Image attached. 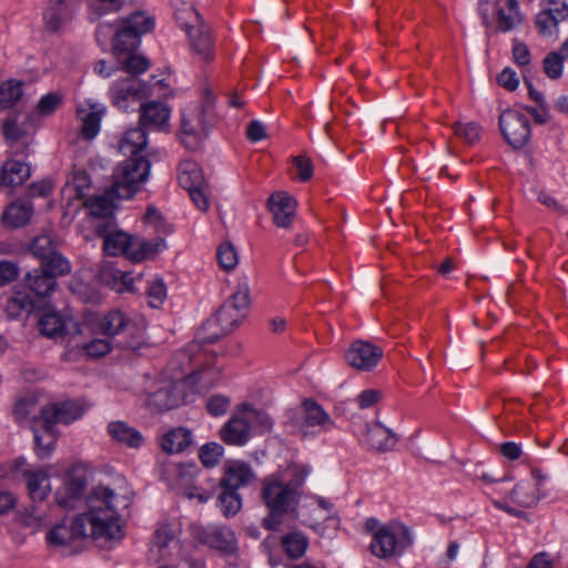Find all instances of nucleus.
I'll return each instance as SVG.
<instances>
[{"instance_id": "16", "label": "nucleus", "mask_w": 568, "mask_h": 568, "mask_svg": "<svg viewBox=\"0 0 568 568\" xmlns=\"http://www.w3.org/2000/svg\"><path fill=\"white\" fill-rule=\"evenodd\" d=\"M255 478V473L247 463L233 460L224 466V473L219 486L221 489L239 491L240 488L253 483Z\"/></svg>"}, {"instance_id": "63", "label": "nucleus", "mask_w": 568, "mask_h": 568, "mask_svg": "<svg viewBox=\"0 0 568 568\" xmlns=\"http://www.w3.org/2000/svg\"><path fill=\"white\" fill-rule=\"evenodd\" d=\"M498 84L506 90L514 91L519 84L516 72L510 68H505L497 78Z\"/></svg>"}, {"instance_id": "45", "label": "nucleus", "mask_w": 568, "mask_h": 568, "mask_svg": "<svg viewBox=\"0 0 568 568\" xmlns=\"http://www.w3.org/2000/svg\"><path fill=\"white\" fill-rule=\"evenodd\" d=\"M307 547V539L303 534L293 532L283 538V548L291 558H300Z\"/></svg>"}, {"instance_id": "29", "label": "nucleus", "mask_w": 568, "mask_h": 568, "mask_svg": "<svg viewBox=\"0 0 568 568\" xmlns=\"http://www.w3.org/2000/svg\"><path fill=\"white\" fill-rule=\"evenodd\" d=\"M27 488L32 501H43L51 491L50 477L44 470L26 474Z\"/></svg>"}, {"instance_id": "39", "label": "nucleus", "mask_w": 568, "mask_h": 568, "mask_svg": "<svg viewBox=\"0 0 568 568\" xmlns=\"http://www.w3.org/2000/svg\"><path fill=\"white\" fill-rule=\"evenodd\" d=\"M538 488L530 481L517 484L510 493V498L521 507H532L539 500Z\"/></svg>"}, {"instance_id": "47", "label": "nucleus", "mask_w": 568, "mask_h": 568, "mask_svg": "<svg viewBox=\"0 0 568 568\" xmlns=\"http://www.w3.org/2000/svg\"><path fill=\"white\" fill-rule=\"evenodd\" d=\"M455 134L465 140L466 143L473 144L479 140L480 126L475 122L462 123L456 122L453 124Z\"/></svg>"}, {"instance_id": "22", "label": "nucleus", "mask_w": 568, "mask_h": 568, "mask_svg": "<svg viewBox=\"0 0 568 568\" xmlns=\"http://www.w3.org/2000/svg\"><path fill=\"white\" fill-rule=\"evenodd\" d=\"M366 443L371 449L384 453L392 450L396 443V435L379 422L366 426Z\"/></svg>"}, {"instance_id": "3", "label": "nucleus", "mask_w": 568, "mask_h": 568, "mask_svg": "<svg viewBox=\"0 0 568 568\" xmlns=\"http://www.w3.org/2000/svg\"><path fill=\"white\" fill-rule=\"evenodd\" d=\"M250 308V288L246 282L237 284L231 297L207 320L202 329L209 332L203 339L209 343L216 342L221 336L231 333L247 316Z\"/></svg>"}, {"instance_id": "50", "label": "nucleus", "mask_w": 568, "mask_h": 568, "mask_svg": "<svg viewBox=\"0 0 568 568\" xmlns=\"http://www.w3.org/2000/svg\"><path fill=\"white\" fill-rule=\"evenodd\" d=\"M101 114L98 111H90L82 118L81 133L84 139H93L100 131Z\"/></svg>"}, {"instance_id": "41", "label": "nucleus", "mask_w": 568, "mask_h": 568, "mask_svg": "<svg viewBox=\"0 0 568 568\" xmlns=\"http://www.w3.org/2000/svg\"><path fill=\"white\" fill-rule=\"evenodd\" d=\"M217 507L225 517L235 516L242 508V498L239 491L221 489L217 496Z\"/></svg>"}, {"instance_id": "37", "label": "nucleus", "mask_w": 568, "mask_h": 568, "mask_svg": "<svg viewBox=\"0 0 568 568\" xmlns=\"http://www.w3.org/2000/svg\"><path fill=\"white\" fill-rule=\"evenodd\" d=\"M191 444V433L185 428H176L169 432L162 439V449L169 454L184 450Z\"/></svg>"}, {"instance_id": "26", "label": "nucleus", "mask_w": 568, "mask_h": 568, "mask_svg": "<svg viewBox=\"0 0 568 568\" xmlns=\"http://www.w3.org/2000/svg\"><path fill=\"white\" fill-rule=\"evenodd\" d=\"M98 275L101 282L116 291L130 290L133 281L129 273L115 268L111 262L101 263Z\"/></svg>"}, {"instance_id": "14", "label": "nucleus", "mask_w": 568, "mask_h": 568, "mask_svg": "<svg viewBox=\"0 0 568 568\" xmlns=\"http://www.w3.org/2000/svg\"><path fill=\"white\" fill-rule=\"evenodd\" d=\"M79 0H50L43 20L51 32H57L72 21Z\"/></svg>"}, {"instance_id": "19", "label": "nucleus", "mask_w": 568, "mask_h": 568, "mask_svg": "<svg viewBox=\"0 0 568 568\" xmlns=\"http://www.w3.org/2000/svg\"><path fill=\"white\" fill-rule=\"evenodd\" d=\"M143 94L144 87L142 82L132 77L115 81L111 88L113 104L120 110H126L130 99H138Z\"/></svg>"}, {"instance_id": "10", "label": "nucleus", "mask_w": 568, "mask_h": 568, "mask_svg": "<svg viewBox=\"0 0 568 568\" xmlns=\"http://www.w3.org/2000/svg\"><path fill=\"white\" fill-rule=\"evenodd\" d=\"M171 116V109L168 104L160 101H149L142 103L140 106V126L129 129L124 134L132 130H141L145 136V143H148L146 139V129L154 130H164L169 125ZM125 135H123L124 138ZM146 148V144L141 146L138 151L136 156H143L145 160L146 156L142 154L143 150Z\"/></svg>"}, {"instance_id": "31", "label": "nucleus", "mask_w": 568, "mask_h": 568, "mask_svg": "<svg viewBox=\"0 0 568 568\" xmlns=\"http://www.w3.org/2000/svg\"><path fill=\"white\" fill-rule=\"evenodd\" d=\"M166 247L165 240L161 236L153 240H145L142 237H134L133 251L131 253V261L140 262L145 258L154 257L158 253Z\"/></svg>"}, {"instance_id": "46", "label": "nucleus", "mask_w": 568, "mask_h": 568, "mask_svg": "<svg viewBox=\"0 0 568 568\" xmlns=\"http://www.w3.org/2000/svg\"><path fill=\"white\" fill-rule=\"evenodd\" d=\"M91 181L84 171H77L67 182V189L74 193L78 199L85 196V191L90 187Z\"/></svg>"}, {"instance_id": "17", "label": "nucleus", "mask_w": 568, "mask_h": 568, "mask_svg": "<svg viewBox=\"0 0 568 568\" xmlns=\"http://www.w3.org/2000/svg\"><path fill=\"white\" fill-rule=\"evenodd\" d=\"M274 223L280 227H288L295 216L297 203L285 192L273 193L267 202Z\"/></svg>"}, {"instance_id": "57", "label": "nucleus", "mask_w": 568, "mask_h": 568, "mask_svg": "<svg viewBox=\"0 0 568 568\" xmlns=\"http://www.w3.org/2000/svg\"><path fill=\"white\" fill-rule=\"evenodd\" d=\"M84 349L89 356L100 357L111 349V342L109 338H95L87 344Z\"/></svg>"}, {"instance_id": "59", "label": "nucleus", "mask_w": 568, "mask_h": 568, "mask_svg": "<svg viewBox=\"0 0 568 568\" xmlns=\"http://www.w3.org/2000/svg\"><path fill=\"white\" fill-rule=\"evenodd\" d=\"M230 406V399L223 395H214L206 403V408L211 415L220 416L226 413Z\"/></svg>"}, {"instance_id": "5", "label": "nucleus", "mask_w": 568, "mask_h": 568, "mask_svg": "<svg viewBox=\"0 0 568 568\" xmlns=\"http://www.w3.org/2000/svg\"><path fill=\"white\" fill-rule=\"evenodd\" d=\"M179 27L186 33L191 54L200 62L214 59V43L203 17L191 4L184 3L175 11Z\"/></svg>"}, {"instance_id": "32", "label": "nucleus", "mask_w": 568, "mask_h": 568, "mask_svg": "<svg viewBox=\"0 0 568 568\" xmlns=\"http://www.w3.org/2000/svg\"><path fill=\"white\" fill-rule=\"evenodd\" d=\"M303 407L305 426H321L324 430L335 426L329 415L316 402L306 399Z\"/></svg>"}, {"instance_id": "43", "label": "nucleus", "mask_w": 568, "mask_h": 568, "mask_svg": "<svg viewBox=\"0 0 568 568\" xmlns=\"http://www.w3.org/2000/svg\"><path fill=\"white\" fill-rule=\"evenodd\" d=\"M40 268L47 274L57 280L58 276H63L70 273L71 266L67 258H64L58 251L50 255L48 258L41 261Z\"/></svg>"}, {"instance_id": "1", "label": "nucleus", "mask_w": 568, "mask_h": 568, "mask_svg": "<svg viewBox=\"0 0 568 568\" xmlns=\"http://www.w3.org/2000/svg\"><path fill=\"white\" fill-rule=\"evenodd\" d=\"M131 500V493L126 488L122 491L104 486L93 488L87 498V511L51 527L45 535L47 544L71 555L79 550L80 544L87 537L122 538L121 517Z\"/></svg>"}, {"instance_id": "54", "label": "nucleus", "mask_w": 568, "mask_h": 568, "mask_svg": "<svg viewBox=\"0 0 568 568\" xmlns=\"http://www.w3.org/2000/svg\"><path fill=\"white\" fill-rule=\"evenodd\" d=\"M292 478L287 481H284L290 488H294V490L297 493L298 498H301L302 495V486L304 485V481L306 477L310 474V468L304 465H293L290 468Z\"/></svg>"}, {"instance_id": "58", "label": "nucleus", "mask_w": 568, "mask_h": 568, "mask_svg": "<svg viewBox=\"0 0 568 568\" xmlns=\"http://www.w3.org/2000/svg\"><path fill=\"white\" fill-rule=\"evenodd\" d=\"M19 275V267L14 262H0V286H4L13 282Z\"/></svg>"}, {"instance_id": "20", "label": "nucleus", "mask_w": 568, "mask_h": 568, "mask_svg": "<svg viewBox=\"0 0 568 568\" xmlns=\"http://www.w3.org/2000/svg\"><path fill=\"white\" fill-rule=\"evenodd\" d=\"M39 413L55 425L74 422L82 416L83 409L75 402L67 400L43 406Z\"/></svg>"}, {"instance_id": "6", "label": "nucleus", "mask_w": 568, "mask_h": 568, "mask_svg": "<svg viewBox=\"0 0 568 568\" xmlns=\"http://www.w3.org/2000/svg\"><path fill=\"white\" fill-rule=\"evenodd\" d=\"M262 497L268 509L263 525L268 530H276L282 524L283 516L296 508L300 498L294 488H290L284 480L271 476L264 479Z\"/></svg>"}, {"instance_id": "30", "label": "nucleus", "mask_w": 568, "mask_h": 568, "mask_svg": "<svg viewBox=\"0 0 568 568\" xmlns=\"http://www.w3.org/2000/svg\"><path fill=\"white\" fill-rule=\"evenodd\" d=\"M203 542L223 552H233L236 548L234 532L225 527L212 528L205 531Z\"/></svg>"}, {"instance_id": "49", "label": "nucleus", "mask_w": 568, "mask_h": 568, "mask_svg": "<svg viewBox=\"0 0 568 568\" xmlns=\"http://www.w3.org/2000/svg\"><path fill=\"white\" fill-rule=\"evenodd\" d=\"M224 448L217 443L205 444L200 450V459L206 467H213L219 464L223 456Z\"/></svg>"}, {"instance_id": "24", "label": "nucleus", "mask_w": 568, "mask_h": 568, "mask_svg": "<svg viewBox=\"0 0 568 568\" xmlns=\"http://www.w3.org/2000/svg\"><path fill=\"white\" fill-rule=\"evenodd\" d=\"M33 211L29 200H17L7 206L2 214V222L11 229L22 227L30 222Z\"/></svg>"}, {"instance_id": "35", "label": "nucleus", "mask_w": 568, "mask_h": 568, "mask_svg": "<svg viewBox=\"0 0 568 568\" xmlns=\"http://www.w3.org/2000/svg\"><path fill=\"white\" fill-rule=\"evenodd\" d=\"M523 21L517 0H507L505 8L497 11V29L501 32H508L518 27Z\"/></svg>"}, {"instance_id": "38", "label": "nucleus", "mask_w": 568, "mask_h": 568, "mask_svg": "<svg viewBox=\"0 0 568 568\" xmlns=\"http://www.w3.org/2000/svg\"><path fill=\"white\" fill-rule=\"evenodd\" d=\"M65 325L64 318L58 312H45L38 322L41 334L51 338L60 336Z\"/></svg>"}, {"instance_id": "52", "label": "nucleus", "mask_w": 568, "mask_h": 568, "mask_svg": "<svg viewBox=\"0 0 568 568\" xmlns=\"http://www.w3.org/2000/svg\"><path fill=\"white\" fill-rule=\"evenodd\" d=\"M564 61L565 59L556 52L548 53L542 61L544 71L547 77L550 79L560 78L562 74Z\"/></svg>"}, {"instance_id": "62", "label": "nucleus", "mask_w": 568, "mask_h": 568, "mask_svg": "<svg viewBox=\"0 0 568 568\" xmlns=\"http://www.w3.org/2000/svg\"><path fill=\"white\" fill-rule=\"evenodd\" d=\"M36 402L31 397L21 398L16 407H14V415L18 419H24L29 417H33L36 414L32 415L34 410Z\"/></svg>"}, {"instance_id": "64", "label": "nucleus", "mask_w": 568, "mask_h": 568, "mask_svg": "<svg viewBox=\"0 0 568 568\" xmlns=\"http://www.w3.org/2000/svg\"><path fill=\"white\" fill-rule=\"evenodd\" d=\"M294 165L298 169L301 181H308L313 175V164L311 159L298 155L293 159Z\"/></svg>"}, {"instance_id": "18", "label": "nucleus", "mask_w": 568, "mask_h": 568, "mask_svg": "<svg viewBox=\"0 0 568 568\" xmlns=\"http://www.w3.org/2000/svg\"><path fill=\"white\" fill-rule=\"evenodd\" d=\"M568 18V4L565 1H551L549 7L536 17V26L544 36H552L557 32L559 22Z\"/></svg>"}, {"instance_id": "7", "label": "nucleus", "mask_w": 568, "mask_h": 568, "mask_svg": "<svg viewBox=\"0 0 568 568\" xmlns=\"http://www.w3.org/2000/svg\"><path fill=\"white\" fill-rule=\"evenodd\" d=\"M211 101L206 100L201 106H187L182 112L181 141L185 148L195 150L207 135Z\"/></svg>"}, {"instance_id": "55", "label": "nucleus", "mask_w": 568, "mask_h": 568, "mask_svg": "<svg viewBox=\"0 0 568 568\" xmlns=\"http://www.w3.org/2000/svg\"><path fill=\"white\" fill-rule=\"evenodd\" d=\"M33 308L29 296L17 293L8 302V311L11 316H18L20 311L30 312Z\"/></svg>"}, {"instance_id": "40", "label": "nucleus", "mask_w": 568, "mask_h": 568, "mask_svg": "<svg viewBox=\"0 0 568 568\" xmlns=\"http://www.w3.org/2000/svg\"><path fill=\"white\" fill-rule=\"evenodd\" d=\"M22 82L8 80L0 84V110L12 108L22 98Z\"/></svg>"}, {"instance_id": "4", "label": "nucleus", "mask_w": 568, "mask_h": 568, "mask_svg": "<svg viewBox=\"0 0 568 568\" xmlns=\"http://www.w3.org/2000/svg\"><path fill=\"white\" fill-rule=\"evenodd\" d=\"M154 18L144 11H135L118 22L114 30L111 24H100L97 29V39L102 42L112 36V49L114 53L132 52L140 44V38L152 31Z\"/></svg>"}, {"instance_id": "60", "label": "nucleus", "mask_w": 568, "mask_h": 568, "mask_svg": "<svg viewBox=\"0 0 568 568\" xmlns=\"http://www.w3.org/2000/svg\"><path fill=\"white\" fill-rule=\"evenodd\" d=\"M149 68V61L141 55H130L124 64V70L130 74H141Z\"/></svg>"}, {"instance_id": "8", "label": "nucleus", "mask_w": 568, "mask_h": 568, "mask_svg": "<svg viewBox=\"0 0 568 568\" xmlns=\"http://www.w3.org/2000/svg\"><path fill=\"white\" fill-rule=\"evenodd\" d=\"M410 544L412 537L408 528L394 524L382 526L373 534L369 549L378 558H388L400 554Z\"/></svg>"}, {"instance_id": "56", "label": "nucleus", "mask_w": 568, "mask_h": 568, "mask_svg": "<svg viewBox=\"0 0 568 568\" xmlns=\"http://www.w3.org/2000/svg\"><path fill=\"white\" fill-rule=\"evenodd\" d=\"M166 296V288L162 281L155 280L150 283L148 288L149 304L151 307H159Z\"/></svg>"}, {"instance_id": "9", "label": "nucleus", "mask_w": 568, "mask_h": 568, "mask_svg": "<svg viewBox=\"0 0 568 568\" xmlns=\"http://www.w3.org/2000/svg\"><path fill=\"white\" fill-rule=\"evenodd\" d=\"M499 128L507 143L514 149L525 146L531 135L529 119L513 109L500 113Z\"/></svg>"}, {"instance_id": "61", "label": "nucleus", "mask_w": 568, "mask_h": 568, "mask_svg": "<svg viewBox=\"0 0 568 568\" xmlns=\"http://www.w3.org/2000/svg\"><path fill=\"white\" fill-rule=\"evenodd\" d=\"M382 398V393L377 389H366L363 390L356 397V403L359 408L366 409L372 407Z\"/></svg>"}, {"instance_id": "11", "label": "nucleus", "mask_w": 568, "mask_h": 568, "mask_svg": "<svg viewBox=\"0 0 568 568\" xmlns=\"http://www.w3.org/2000/svg\"><path fill=\"white\" fill-rule=\"evenodd\" d=\"M31 429L34 438V452L39 458H47L54 449L59 433L55 425L39 413L32 417Z\"/></svg>"}, {"instance_id": "28", "label": "nucleus", "mask_w": 568, "mask_h": 568, "mask_svg": "<svg viewBox=\"0 0 568 568\" xmlns=\"http://www.w3.org/2000/svg\"><path fill=\"white\" fill-rule=\"evenodd\" d=\"M110 436L130 448H139L143 444V436L139 430L124 422H112L108 426Z\"/></svg>"}, {"instance_id": "51", "label": "nucleus", "mask_w": 568, "mask_h": 568, "mask_svg": "<svg viewBox=\"0 0 568 568\" xmlns=\"http://www.w3.org/2000/svg\"><path fill=\"white\" fill-rule=\"evenodd\" d=\"M62 95L57 92H50L43 95L37 105V111L42 116L52 114L62 103Z\"/></svg>"}, {"instance_id": "25", "label": "nucleus", "mask_w": 568, "mask_h": 568, "mask_svg": "<svg viewBox=\"0 0 568 568\" xmlns=\"http://www.w3.org/2000/svg\"><path fill=\"white\" fill-rule=\"evenodd\" d=\"M31 175L30 166L18 160H7L0 169V180L4 186H19Z\"/></svg>"}, {"instance_id": "13", "label": "nucleus", "mask_w": 568, "mask_h": 568, "mask_svg": "<svg viewBox=\"0 0 568 568\" xmlns=\"http://www.w3.org/2000/svg\"><path fill=\"white\" fill-rule=\"evenodd\" d=\"M112 227L113 223L110 224V222L108 225H102L100 223L94 224L97 234L104 237L103 248L105 253L113 256L124 254L131 260L134 237L122 231H115Z\"/></svg>"}, {"instance_id": "27", "label": "nucleus", "mask_w": 568, "mask_h": 568, "mask_svg": "<svg viewBox=\"0 0 568 568\" xmlns=\"http://www.w3.org/2000/svg\"><path fill=\"white\" fill-rule=\"evenodd\" d=\"M26 283L30 291L38 297L49 296L57 286V281L40 267L27 274Z\"/></svg>"}, {"instance_id": "42", "label": "nucleus", "mask_w": 568, "mask_h": 568, "mask_svg": "<svg viewBox=\"0 0 568 568\" xmlns=\"http://www.w3.org/2000/svg\"><path fill=\"white\" fill-rule=\"evenodd\" d=\"M58 245L59 241L53 236V234L44 233L33 240L30 250L34 256L42 261L55 253Z\"/></svg>"}, {"instance_id": "21", "label": "nucleus", "mask_w": 568, "mask_h": 568, "mask_svg": "<svg viewBox=\"0 0 568 568\" xmlns=\"http://www.w3.org/2000/svg\"><path fill=\"white\" fill-rule=\"evenodd\" d=\"M181 383L170 382L149 396L148 404L156 410H168L182 402Z\"/></svg>"}, {"instance_id": "36", "label": "nucleus", "mask_w": 568, "mask_h": 568, "mask_svg": "<svg viewBox=\"0 0 568 568\" xmlns=\"http://www.w3.org/2000/svg\"><path fill=\"white\" fill-rule=\"evenodd\" d=\"M176 544V531L170 525H160L159 528L154 532L153 544L151 547V551L154 552V549H158L156 559H164L168 554L165 550L170 548L171 545Z\"/></svg>"}, {"instance_id": "23", "label": "nucleus", "mask_w": 568, "mask_h": 568, "mask_svg": "<svg viewBox=\"0 0 568 568\" xmlns=\"http://www.w3.org/2000/svg\"><path fill=\"white\" fill-rule=\"evenodd\" d=\"M84 477L70 476L65 479L62 488L55 493L57 504L65 509H73L79 501L81 494L85 487Z\"/></svg>"}, {"instance_id": "53", "label": "nucleus", "mask_w": 568, "mask_h": 568, "mask_svg": "<svg viewBox=\"0 0 568 568\" xmlns=\"http://www.w3.org/2000/svg\"><path fill=\"white\" fill-rule=\"evenodd\" d=\"M2 133L10 141H18L26 134V129L19 124L17 114L8 115L2 125Z\"/></svg>"}, {"instance_id": "2", "label": "nucleus", "mask_w": 568, "mask_h": 568, "mask_svg": "<svg viewBox=\"0 0 568 568\" xmlns=\"http://www.w3.org/2000/svg\"><path fill=\"white\" fill-rule=\"evenodd\" d=\"M145 144V136L141 130H132L119 142V150L129 158L121 162L113 172L111 187L101 195L85 201L90 214L98 219L95 223L108 225L113 223L114 200L130 199L140 189L150 174L151 163L143 156H136L138 151Z\"/></svg>"}, {"instance_id": "33", "label": "nucleus", "mask_w": 568, "mask_h": 568, "mask_svg": "<svg viewBox=\"0 0 568 568\" xmlns=\"http://www.w3.org/2000/svg\"><path fill=\"white\" fill-rule=\"evenodd\" d=\"M133 326L134 325L126 317V315L119 310L109 312L100 321L101 332L109 337L118 335L125 329L132 328Z\"/></svg>"}, {"instance_id": "15", "label": "nucleus", "mask_w": 568, "mask_h": 568, "mask_svg": "<svg viewBox=\"0 0 568 568\" xmlns=\"http://www.w3.org/2000/svg\"><path fill=\"white\" fill-rule=\"evenodd\" d=\"M252 428L242 406L232 415L220 430L221 439L229 445L242 446L248 442Z\"/></svg>"}, {"instance_id": "48", "label": "nucleus", "mask_w": 568, "mask_h": 568, "mask_svg": "<svg viewBox=\"0 0 568 568\" xmlns=\"http://www.w3.org/2000/svg\"><path fill=\"white\" fill-rule=\"evenodd\" d=\"M217 261L225 271L233 270L239 263L235 247L229 242L221 244L217 248Z\"/></svg>"}, {"instance_id": "12", "label": "nucleus", "mask_w": 568, "mask_h": 568, "mask_svg": "<svg viewBox=\"0 0 568 568\" xmlns=\"http://www.w3.org/2000/svg\"><path fill=\"white\" fill-rule=\"evenodd\" d=\"M383 356L382 348L369 342L355 341L345 354L347 364L357 371H372Z\"/></svg>"}, {"instance_id": "44", "label": "nucleus", "mask_w": 568, "mask_h": 568, "mask_svg": "<svg viewBox=\"0 0 568 568\" xmlns=\"http://www.w3.org/2000/svg\"><path fill=\"white\" fill-rule=\"evenodd\" d=\"M241 406L252 429L258 428L261 432H265L272 428L273 420L268 414L248 404H242Z\"/></svg>"}, {"instance_id": "34", "label": "nucleus", "mask_w": 568, "mask_h": 568, "mask_svg": "<svg viewBox=\"0 0 568 568\" xmlns=\"http://www.w3.org/2000/svg\"><path fill=\"white\" fill-rule=\"evenodd\" d=\"M178 179L180 185L186 191L206 185L202 170L196 163L191 161H183L181 163Z\"/></svg>"}]
</instances>
